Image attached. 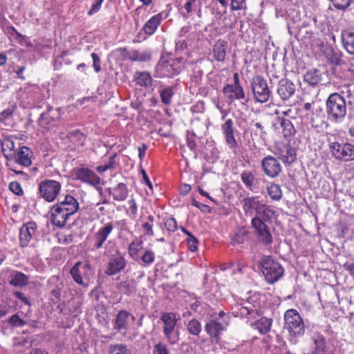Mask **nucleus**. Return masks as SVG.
<instances>
[{"label": "nucleus", "mask_w": 354, "mask_h": 354, "mask_svg": "<svg viewBox=\"0 0 354 354\" xmlns=\"http://www.w3.org/2000/svg\"><path fill=\"white\" fill-rule=\"evenodd\" d=\"M243 209L246 214L252 215L254 212H256L255 216L251 221V225L259 241L264 245H270L272 243V236L266 223L271 222L274 214L271 206L259 201V196H250L243 198Z\"/></svg>", "instance_id": "nucleus-1"}, {"label": "nucleus", "mask_w": 354, "mask_h": 354, "mask_svg": "<svg viewBox=\"0 0 354 354\" xmlns=\"http://www.w3.org/2000/svg\"><path fill=\"white\" fill-rule=\"evenodd\" d=\"M129 319L134 322L136 317L127 310H120L113 319V326L115 330L122 334L125 340L133 341L138 336L139 331L138 328H129Z\"/></svg>", "instance_id": "nucleus-2"}, {"label": "nucleus", "mask_w": 354, "mask_h": 354, "mask_svg": "<svg viewBox=\"0 0 354 354\" xmlns=\"http://www.w3.org/2000/svg\"><path fill=\"white\" fill-rule=\"evenodd\" d=\"M284 329L287 330L292 337H299L305 333V324L299 312L293 308L287 310L284 313Z\"/></svg>", "instance_id": "nucleus-3"}, {"label": "nucleus", "mask_w": 354, "mask_h": 354, "mask_svg": "<svg viewBox=\"0 0 354 354\" xmlns=\"http://www.w3.org/2000/svg\"><path fill=\"white\" fill-rule=\"evenodd\" d=\"M184 65L183 58H162L156 66L155 76L159 78L172 77L180 73Z\"/></svg>", "instance_id": "nucleus-4"}, {"label": "nucleus", "mask_w": 354, "mask_h": 354, "mask_svg": "<svg viewBox=\"0 0 354 354\" xmlns=\"http://www.w3.org/2000/svg\"><path fill=\"white\" fill-rule=\"evenodd\" d=\"M328 118L336 122L343 119L346 113V104L343 96L337 93L330 94L326 104Z\"/></svg>", "instance_id": "nucleus-5"}, {"label": "nucleus", "mask_w": 354, "mask_h": 354, "mask_svg": "<svg viewBox=\"0 0 354 354\" xmlns=\"http://www.w3.org/2000/svg\"><path fill=\"white\" fill-rule=\"evenodd\" d=\"M261 272L270 284L277 282L284 274L282 266L270 256H263L261 260Z\"/></svg>", "instance_id": "nucleus-6"}, {"label": "nucleus", "mask_w": 354, "mask_h": 354, "mask_svg": "<svg viewBox=\"0 0 354 354\" xmlns=\"http://www.w3.org/2000/svg\"><path fill=\"white\" fill-rule=\"evenodd\" d=\"M162 323V332L167 341L171 344H176L179 339L178 330L175 332L177 323L176 315L174 313H163L160 318Z\"/></svg>", "instance_id": "nucleus-7"}, {"label": "nucleus", "mask_w": 354, "mask_h": 354, "mask_svg": "<svg viewBox=\"0 0 354 354\" xmlns=\"http://www.w3.org/2000/svg\"><path fill=\"white\" fill-rule=\"evenodd\" d=\"M328 147L335 159L344 162L354 160V145L344 142L329 141Z\"/></svg>", "instance_id": "nucleus-8"}, {"label": "nucleus", "mask_w": 354, "mask_h": 354, "mask_svg": "<svg viewBox=\"0 0 354 354\" xmlns=\"http://www.w3.org/2000/svg\"><path fill=\"white\" fill-rule=\"evenodd\" d=\"M73 174L75 179L95 187L100 195H102V188L100 186L101 178L93 171L88 168L80 167L75 169Z\"/></svg>", "instance_id": "nucleus-9"}, {"label": "nucleus", "mask_w": 354, "mask_h": 354, "mask_svg": "<svg viewBox=\"0 0 354 354\" xmlns=\"http://www.w3.org/2000/svg\"><path fill=\"white\" fill-rule=\"evenodd\" d=\"M40 196L48 202H53L61 191V183L54 180H44L39 185Z\"/></svg>", "instance_id": "nucleus-10"}, {"label": "nucleus", "mask_w": 354, "mask_h": 354, "mask_svg": "<svg viewBox=\"0 0 354 354\" xmlns=\"http://www.w3.org/2000/svg\"><path fill=\"white\" fill-rule=\"evenodd\" d=\"M251 84L254 99L261 103L267 102L271 92L266 80L261 76L257 75L253 77Z\"/></svg>", "instance_id": "nucleus-11"}, {"label": "nucleus", "mask_w": 354, "mask_h": 354, "mask_svg": "<svg viewBox=\"0 0 354 354\" xmlns=\"http://www.w3.org/2000/svg\"><path fill=\"white\" fill-rule=\"evenodd\" d=\"M91 271V266L88 263L78 261L71 269L70 273L74 281L84 287L88 286V283L84 281Z\"/></svg>", "instance_id": "nucleus-12"}, {"label": "nucleus", "mask_w": 354, "mask_h": 354, "mask_svg": "<svg viewBox=\"0 0 354 354\" xmlns=\"http://www.w3.org/2000/svg\"><path fill=\"white\" fill-rule=\"evenodd\" d=\"M257 308L248 301L241 300L232 306V313L234 317H253L257 313Z\"/></svg>", "instance_id": "nucleus-13"}, {"label": "nucleus", "mask_w": 354, "mask_h": 354, "mask_svg": "<svg viewBox=\"0 0 354 354\" xmlns=\"http://www.w3.org/2000/svg\"><path fill=\"white\" fill-rule=\"evenodd\" d=\"M261 167L265 174L270 178H275L281 171V167L277 158L267 156L261 160Z\"/></svg>", "instance_id": "nucleus-14"}, {"label": "nucleus", "mask_w": 354, "mask_h": 354, "mask_svg": "<svg viewBox=\"0 0 354 354\" xmlns=\"http://www.w3.org/2000/svg\"><path fill=\"white\" fill-rule=\"evenodd\" d=\"M37 225L35 222L24 224L19 230V242L21 247L27 246L36 237Z\"/></svg>", "instance_id": "nucleus-15"}, {"label": "nucleus", "mask_w": 354, "mask_h": 354, "mask_svg": "<svg viewBox=\"0 0 354 354\" xmlns=\"http://www.w3.org/2000/svg\"><path fill=\"white\" fill-rule=\"evenodd\" d=\"M113 230V225L112 223H107L100 227L93 236L92 245L93 249L99 250L102 248Z\"/></svg>", "instance_id": "nucleus-16"}, {"label": "nucleus", "mask_w": 354, "mask_h": 354, "mask_svg": "<svg viewBox=\"0 0 354 354\" xmlns=\"http://www.w3.org/2000/svg\"><path fill=\"white\" fill-rule=\"evenodd\" d=\"M126 264L127 262L123 255L117 253L109 259L105 273L109 276L115 275L124 269Z\"/></svg>", "instance_id": "nucleus-17"}, {"label": "nucleus", "mask_w": 354, "mask_h": 354, "mask_svg": "<svg viewBox=\"0 0 354 354\" xmlns=\"http://www.w3.org/2000/svg\"><path fill=\"white\" fill-rule=\"evenodd\" d=\"M60 118V109H53L49 106L46 111L41 115L38 123L42 128L48 129L50 125H53Z\"/></svg>", "instance_id": "nucleus-18"}, {"label": "nucleus", "mask_w": 354, "mask_h": 354, "mask_svg": "<svg viewBox=\"0 0 354 354\" xmlns=\"http://www.w3.org/2000/svg\"><path fill=\"white\" fill-rule=\"evenodd\" d=\"M66 212L55 205H53L50 209L52 223L58 227H64L66 225L67 221L72 216Z\"/></svg>", "instance_id": "nucleus-19"}, {"label": "nucleus", "mask_w": 354, "mask_h": 354, "mask_svg": "<svg viewBox=\"0 0 354 354\" xmlns=\"http://www.w3.org/2000/svg\"><path fill=\"white\" fill-rule=\"evenodd\" d=\"M221 130L225 137V140L228 147L233 150L237 147V142L235 139L234 122L232 119H227L221 125Z\"/></svg>", "instance_id": "nucleus-20"}, {"label": "nucleus", "mask_w": 354, "mask_h": 354, "mask_svg": "<svg viewBox=\"0 0 354 354\" xmlns=\"http://www.w3.org/2000/svg\"><path fill=\"white\" fill-rule=\"evenodd\" d=\"M225 330V327L215 319L209 320L205 326V330L210 337L212 341L216 343L220 342L221 333Z\"/></svg>", "instance_id": "nucleus-21"}, {"label": "nucleus", "mask_w": 354, "mask_h": 354, "mask_svg": "<svg viewBox=\"0 0 354 354\" xmlns=\"http://www.w3.org/2000/svg\"><path fill=\"white\" fill-rule=\"evenodd\" d=\"M55 205L61 209L67 211L66 212H68L71 215L75 214L80 209V205L77 199L71 194H66L63 198L59 200Z\"/></svg>", "instance_id": "nucleus-22"}, {"label": "nucleus", "mask_w": 354, "mask_h": 354, "mask_svg": "<svg viewBox=\"0 0 354 354\" xmlns=\"http://www.w3.org/2000/svg\"><path fill=\"white\" fill-rule=\"evenodd\" d=\"M223 93L229 102L234 100H245V94L243 86L227 84L223 88Z\"/></svg>", "instance_id": "nucleus-23"}, {"label": "nucleus", "mask_w": 354, "mask_h": 354, "mask_svg": "<svg viewBox=\"0 0 354 354\" xmlns=\"http://www.w3.org/2000/svg\"><path fill=\"white\" fill-rule=\"evenodd\" d=\"M295 84L287 79H282L279 82L277 93L283 100H288L295 92Z\"/></svg>", "instance_id": "nucleus-24"}, {"label": "nucleus", "mask_w": 354, "mask_h": 354, "mask_svg": "<svg viewBox=\"0 0 354 354\" xmlns=\"http://www.w3.org/2000/svg\"><path fill=\"white\" fill-rule=\"evenodd\" d=\"M278 158L286 165H290L296 160V151L290 145H285L277 149Z\"/></svg>", "instance_id": "nucleus-25"}, {"label": "nucleus", "mask_w": 354, "mask_h": 354, "mask_svg": "<svg viewBox=\"0 0 354 354\" xmlns=\"http://www.w3.org/2000/svg\"><path fill=\"white\" fill-rule=\"evenodd\" d=\"M121 50L125 52L124 57L133 62H148L151 58V52L149 50H131L127 51L126 48Z\"/></svg>", "instance_id": "nucleus-26"}, {"label": "nucleus", "mask_w": 354, "mask_h": 354, "mask_svg": "<svg viewBox=\"0 0 354 354\" xmlns=\"http://www.w3.org/2000/svg\"><path fill=\"white\" fill-rule=\"evenodd\" d=\"M227 42L223 39H218L212 47V57L218 62H223L227 55Z\"/></svg>", "instance_id": "nucleus-27"}, {"label": "nucleus", "mask_w": 354, "mask_h": 354, "mask_svg": "<svg viewBox=\"0 0 354 354\" xmlns=\"http://www.w3.org/2000/svg\"><path fill=\"white\" fill-rule=\"evenodd\" d=\"M32 152L27 147H21L19 151L13 155L15 162L24 167H28L31 165L32 161L30 155Z\"/></svg>", "instance_id": "nucleus-28"}, {"label": "nucleus", "mask_w": 354, "mask_h": 354, "mask_svg": "<svg viewBox=\"0 0 354 354\" xmlns=\"http://www.w3.org/2000/svg\"><path fill=\"white\" fill-rule=\"evenodd\" d=\"M162 20V13L160 12L151 17L143 26L142 31L148 35H152Z\"/></svg>", "instance_id": "nucleus-29"}, {"label": "nucleus", "mask_w": 354, "mask_h": 354, "mask_svg": "<svg viewBox=\"0 0 354 354\" xmlns=\"http://www.w3.org/2000/svg\"><path fill=\"white\" fill-rule=\"evenodd\" d=\"M109 195L113 196L115 201H123L128 196V189L124 183H120L113 188H108L106 189Z\"/></svg>", "instance_id": "nucleus-30"}, {"label": "nucleus", "mask_w": 354, "mask_h": 354, "mask_svg": "<svg viewBox=\"0 0 354 354\" xmlns=\"http://www.w3.org/2000/svg\"><path fill=\"white\" fill-rule=\"evenodd\" d=\"M133 80L140 86L149 88L152 86L153 79L147 71H136L133 75Z\"/></svg>", "instance_id": "nucleus-31"}, {"label": "nucleus", "mask_w": 354, "mask_h": 354, "mask_svg": "<svg viewBox=\"0 0 354 354\" xmlns=\"http://www.w3.org/2000/svg\"><path fill=\"white\" fill-rule=\"evenodd\" d=\"M29 277L21 272L13 271L10 275L9 284L14 287H24L28 285Z\"/></svg>", "instance_id": "nucleus-32"}, {"label": "nucleus", "mask_w": 354, "mask_h": 354, "mask_svg": "<svg viewBox=\"0 0 354 354\" xmlns=\"http://www.w3.org/2000/svg\"><path fill=\"white\" fill-rule=\"evenodd\" d=\"M342 40L345 49L349 54L354 55V30L342 32Z\"/></svg>", "instance_id": "nucleus-33"}, {"label": "nucleus", "mask_w": 354, "mask_h": 354, "mask_svg": "<svg viewBox=\"0 0 354 354\" xmlns=\"http://www.w3.org/2000/svg\"><path fill=\"white\" fill-rule=\"evenodd\" d=\"M1 145V149L5 158L7 160L12 159L13 158L15 143L10 138H5L3 141H0Z\"/></svg>", "instance_id": "nucleus-34"}, {"label": "nucleus", "mask_w": 354, "mask_h": 354, "mask_svg": "<svg viewBox=\"0 0 354 354\" xmlns=\"http://www.w3.org/2000/svg\"><path fill=\"white\" fill-rule=\"evenodd\" d=\"M321 80V73L319 70L309 71L304 75V81L313 86L319 84Z\"/></svg>", "instance_id": "nucleus-35"}, {"label": "nucleus", "mask_w": 354, "mask_h": 354, "mask_svg": "<svg viewBox=\"0 0 354 354\" xmlns=\"http://www.w3.org/2000/svg\"><path fill=\"white\" fill-rule=\"evenodd\" d=\"M272 320L267 317H261L254 323V327L260 333L266 334L268 333L272 326Z\"/></svg>", "instance_id": "nucleus-36"}, {"label": "nucleus", "mask_w": 354, "mask_h": 354, "mask_svg": "<svg viewBox=\"0 0 354 354\" xmlns=\"http://www.w3.org/2000/svg\"><path fill=\"white\" fill-rule=\"evenodd\" d=\"M279 119L281 120L280 124L283 129V133L284 137L287 138L294 136L296 133V130L290 120L284 118H281L280 117H279Z\"/></svg>", "instance_id": "nucleus-37"}, {"label": "nucleus", "mask_w": 354, "mask_h": 354, "mask_svg": "<svg viewBox=\"0 0 354 354\" xmlns=\"http://www.w3.org/2000/svg\"><path fill=\"white\" fill-rule=\"evenodd\" d=\"M267 192L272 201H279L281 199L283 196L280 186L274 183L268 186Z\"/></svg>", "instance_id": "nucleus-38"}, {"label": "nucleus", "mask_w": 354, "mask_h": 354, "mask_svg": "<svg viewBox=\"0 0 354 354\" xmlns=\"http://www.w3.org/2000/svg\"><path fill=\"white\" fill-rule=\"evenodd\" d=\"M186 328L189 334L198 336L202 330L201 322L196 319H192L186 325Z\"/></svg>", "instance_id": "nucleus-39"}, {"label": "nucleus", "mask_w": 354, "mask_h": 354, "mask_svg": "<svg viewBox=\"0 0 354 354\" xmlns=\"http://www.w3.org/2000/svg\"><path fill=\"white\" fill-rule=\"evenodd\" d=\"M109 354H131V351L124 344L109 345Z\"/></svg>", "instance_id": "nucleus-40"}, {"label": "nucleus", "mask_w": 354, "mask_h": 354, "mask_svg": "<svg viewBox=\"0 0 354 354\" xmlns=\"http://www.w3.org/2000/svg\"><path fill=\"white\" fill-rule=\"evenodd\" d=\"M241 178L247 188L252 190V186L254 182V176L253 173L248 170L243 171L241 174Z\"/></svg>", "instance_id": "nucleus-41"}, {"label": "nucleus", "mask_w": 354, "mask_h": 354, "mask_svg": "<svg viewBox=\"0 0 354 354\" xmlns=\"http://www.w3.org/2000/svg\"><path fill=\"white\" fill-rule=\"evenodd\" d=\"M174 95V92L172 87H167L160 91L161 102L166 105H169L171 103V99Z\"/></svg>", "instance_id": "nucleus-42"}, {"label": "nucleus", "mask_w": 354, "mask_h": 354, "mask_svg": "<svg viewBox=\"0 0 354 354\" xmlns=\"http://www.w3.org/2000/svg\"><path fill=\"white\" fill-rule=\"evenodd\" d=\"M154 217L151 215L147 216V221L144 222L142 227L145 231V234L147 236H152L154 235L153 230V223Z\"/></svg>", "instance_id": "nucleus-43"}, {"label": "nucleus", "mask_w": 354, "mask_h": 354, "mask_svg": "<svg viewBox=\"0 0 354 354\" xmlns=\"http://www.w3.org/2000/svg\"><path fill=\"white\" fill-rule=\"evenodd\" d=\"M141 243L132 241L129 243L128 247V253L129 256L134 260H137L138 258V251Z\"/></svg>", "instance_id": "nucleus-44"}, {"label": "nucleus", "mask_w": 354, "mask_h": 354, "mask_svg": "<svg viewBox=\"0 0 354 354\" xmlns=\"http://www.w3.org/2000/svg\"><path fill=\"white\" fill-rule=\"evenodd\" d=\"M142 261L146 265L149 266L155 261V254L152 250H146L141 257Z\"/></svg>", "instance_id": "nucleus-45"}, {"label": "nucleus", "mask_w": 354, "mask_h": 354, "mask_svg": "<svg viewBox=\"0 0 354 354\" xmlns=\"http://www.w3.org/2000/svg\"><path fill=\"white\" fill-rule=\"evenodd\" d=\"M15 109L16 106L13 105L1 111L0 113V122H3L11 118Z\"/></svg>", "instance_id": "nucleus-46"}, {"label": "nucleus", "mask_w": 354, "mask_h": 354, "mask_svg": "<svg viewBox=\"0 0 354 354\" xmlns=\"http://www.w3.org/2000/svg\"><path fill=\"white\" fill-rule=\"evenodd\" d=\"M8 323L14 327H21L26 324V322L21 319L17 313L10 317Z\"/></svg>", "instance_id": "nucleus-47"}, {"label": "nucleus", "mask_w": 354, "mask_h": 354, "mask_svg": "<svg viewBox=\"0 0 354 354\" xmlns=\"http://www.w3.org/2000/svg\"><path fill=\"white\" fill-rule=\"evenodd\" d=\"M248 238V235L245 232H239L236 233L232 239L233 245H239L244 243Z\"/></svg>", "instance_id": "nucleus-48"}, {"label": "nucleus", "mask_w": 354, "mask_h": 354, "mask_svg": "<svg viewBox=\"0 0 354 354\" xmlns=\"http://www.w3.org/2000/svg\"><path fill=\"white\" fill-rule=\"evenodd\" d=\"M129 208L127 210V213L130 216L131 218H135L137 215L138 207L136 202L134 199L131 198L128 201Z\"/></svg>", "instance_id": "nucleus-49"}, {"label": "nucleus", "mask_w": 354, "mask_h": 354, "mask_svg": "<svg viewBox=\"0 0 354 354\" xmlns=\"http://www.w3.org/2000/svg\"><path fill=\"white\" fill-rule=\"evenodd\" d=\"M330 1L336 8L344 10L350 6L351 0H330Z\"/></svg>", "instance_id": "nucleus-50"}, {"label": "nucleus", "mask_w": 354, "mask_h": 354, "mask_svg": "<svg viewBox=\"0 0 354 354\" xmlns=\"http://www.w3.org/2000/svg\"><path fill=\"white\" fill-rule=\"evenodd\" d=\"M103 1L104 0H93L91 9L88 11V15L91 16L99 12Z\"/></svg>", "instance_id": "nucleus-51"}, {"label": "nucleus", "mask_w": 354, "mask_h": 354, "mask_svg": "<svg viewBox=\"0 0 354 354\" xmlns=\"http://www.w3.org/2000/svg\"><path fill=\"white\" fill-rule=\"evenodd\" d=\"M153 354H169V352L167 348L166 344L158 342L154 346Z\"/></svg>", "instance_id": "nucleus-52"}, {"label": "nucleus", "mask_w": 354, "mask_h": 354, "mask_svg": "<svg viewBox=\"0 0 354 354\" xmlns=\"http://www.w3.org/2000/svg\"><path fill=\"white\" fill-rule=\"evenodd\" d=\"M331 53V55L329 53H327L326 57L330 61L331 63L339 64L341 62V57L338 53L333 52L332 48L328 49Z\"/></svg>", "instance_id": "nucleus-53"}, {"label": "nucleus", "mask_w": 354, "mask_h": 354, "mask_svg": "<svg viewBox=\"0 0 354 354\" xmlns=\"http://www.w3.org/2000/svg\"><path fill=\"white\" fill-rule=\"evenodd\" d=\"M135 283L133 281H125L121 284L124 292L127 295L131 294L135 290Z\"/></svg>", "instance_id": "nucleus-54"}, {"label": "nucleus", "mask_w": 354, "mask_h": 354, "mask_svg": "<svg viewBox=\"0 0 354 354\" xmlns=\"http://www.w3.org/2000/svg\"><path fill=\"white\" fill-rule=\"evenodd\" d=\"M10 190L17 196L23 194V190L20 184L17 182H11L9 185Z\"/></svg>", "instance_id": "nucleus-55"}, {"label": "nucleus", "mask_w": 354, "mask_h": 354, "mask_svg": "<svg viewBox=\"0 0 354 354\" xmlns=\"http://www.w3.org/2000/svg\"><path fill=\"white\" fill-rule=\"evenodd\" d=\"M187 242L189 249L192 252H195L198 248V241L193 235L187 238Z\"/></svg>", "instance_id": "nucleus-56"}, {"label": "nucleus", "mask_w": 354, "mask_h": 354, "mask_svg": "<svg viewBox=\"0 0 354 354\" xmlns=\"http://www.w3.org/2000/svg\"><path fill=\"white\" fill-rule=\"evenodd\" d=\"M165 226L169 232H174L177 229V223L174 218H169L165 220Z\"/></svg>", "instance_id": "nucleus-57"}, {"label": "nucleus", "mask_w": 354, "mask_h": 354, "mask_svg": "<svg viewBox=\"0 0 354 354\" xmlns=\"http://www.w3.org/2000/svg\"><path fill=\"white\" fill-rule=\"evenodd\" d=\"M91 57L93 59V66L94 68V70L97 73L100 72L101 71V61L100 57L98 56L97 54L93 53L91 54Z\"/></svg>", "instance_id": "nucleus-58"}, {"label": "nucleus", "mask_w": 354, "mask_h": 354, "mask_svg": "<svg viewBox=\"0 0 354 354\" xmlns=\"http://www.w3.org/2000/svg\"><path fill=\"white\" fill-rule=\"evenodd\" d=\"M12 295L15 296L17 299H20L25 305L30 306V301L28 299L27 297L22 292L15 290L12 292Z\"/></svg>", "instance_id": "nucleus-59"}, {"label": "nucleus", "mask_w": 354, "mask_h": 354, "mask_svg": "<svg viewBox=\"0 0 354 354\" xmlns=\"http://www.w3.org/2000/svg\"><path fill=\"white\" fill-rule=\"evenodd\" d=\"M71 138L72 140H76L80 142V145H83L84 141L85 140L84 135L80 131H75L71 133Z\"/></svg>", "instance_id": "nucleus-60"}, {"label": "nucleus", "mask_w": 354, "mask_h": 354, "mask_svg": "<svg viewBox=\"0 0 354 354\" xmlns=\"http://www.w3.org/2000/svg\"><path fill=\"white\" fill-rule=\"evenodd\" d=\"M196 0H188L185 4V9L187 14H183V17L187 18L188 14L192 13L194 11V6L195 5Z\"/></svg>", "instance_id": "nucleus-61"}, {"label": "nucleus", "mask_w": 354, "mask_h": 354, "mask_svg": "<svg viewBox=\"0 0 354 354\" xmlns=\"http://www.w3.org/2000/svg\"><path fill=\"white\" fill-rule=\"evenodd\" d=\"M194 137H195V133H192L191 134H189V133H187V147L191 150H194L196 149V141L194 140Z\"/></svg>", "instance_id": "nucleus-62"}, {"label": "nucleus", "mask_w": 354, "mask_h": 354, "mask_svg": "<svg viewBox=\"0 0 354 354\" xmlns=\"http://www.w3.org/2000/svg\"><path fill=\"white\" fill-rule=\"evenodd\" d=\"M245 0H232L231 9L232 10H240L243 8Z\"/></svg>", "instance_id": "nucleus-63"}, {"label": "nucleus", "mask_w": 354, "mask_h": 354, "mask_svg": "<svg viewBox=\"0 0 354 354\" xmlns=\"http://www.w3.org/2000/svg\"><path fill=\"white\" fill-rule=\"evenodd\" d=\"M314 342L316 345L317 349L324 351L325 348V340L322 336L318 337L316 339L314 340Z\"/></svg>", "instance_id": "nucleus-64"}]
</instances>
